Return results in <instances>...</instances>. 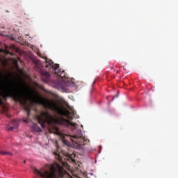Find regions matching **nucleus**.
I'll return each instance as SVG.
<instances>
[{
	"label": "nucleus",
	"mask_w": 178,
	"mask_h": 178,
	"mask_svg": "<svg viewBox=\"0 0 178 178\" xmlns=\"http://www.w3.org/2000/svg\"><path fill=\"white\" fill-rule=\"evenodd\" d=\"M10 77H12L11 73H9L8 75H3L2 72H0V83H1L2 86V92H0V106H3V112H8V108L3 104L2 98H3V99H6V98H14L15 101H21L22 97H24L25 101L23 102L24 105L27 104V101L40 104L46 109L56 112L58 115H60V116H65L70 120H72L74 115H76L74 111L70 112L66 108L60 107V106L58 105L56 102L40 96L38 93H37V97L34 98V96L31 93H29L23 90H17L15 83L10 80Z\"/></svg>",
	"instance_id": "1"
},
{
	"label": "nucleus",
	"mask_w": 178,
	"mask_h": 178,
	"mask_svg": "<svg viewBox=\"0 0 178 178\" xmlns=\"http://www.w3.org/2000/svg\"><path fill=\"white\" fill-rule=\"evenodd\" d=\"M64 172L63 168L58 163L48 165L47 169H33L35 178H59L63 176Z\"/></svg>",
	"instance_id": "2"
},
{
	"label": "nucleus",
	"mask_w": 178,
	"mask_h": 178,
	"mask_svg": "<svg viewBox=\"0 0 178 178\" xmlns=\"http://www.w3.org/2000/svg\"><path fill=\"white\" fill-rule=\"evenodd\" d=\"M61 138L64 144H67V143H72L74 146L77 148H80L81 147V145H86V144L90 143V140L86 139V137L83 136V131L81 129H77L76 135H63L61 136Z\"/></svg>",
	"instance_id": "3"
},
{
	"label": "nucleus",
	"mask_w": 178,
	"mask_h": 178,
	"mask_svg": "<svg viewBox=\"0 0 178 178\" xmlns=\"http://www.w3.org/2000/svg\"><path fill=\"white\" fill-rule=\"evenodd\" d=\"M38 120L42 129H45V123L52 124L56 122L55 118L48 111H43L40 115H38Z\"/></svg>",
	"instance_id": "4"
},
{
	"label": "nucleus",
	"mask_w": 178,
	"mask_h": 178,
	"mask_svg": "<svg viewBox=\"0 0 178 178\" xmlns=\"http://www.w3.org/2000/svg\"><path fill=\"white\" fill-rule=\"evenodd\" d=\"M45 67H52L53 70H54L55 76L58 77H60L63 80L66 77V74H65V70L62 69H59V64H54V61L52 60H49L48 58H45ZM59 69V70H58Z\"/></svg>",
	"instance_id": "5"
},
{
	"label": "nucleus",
	"mask_w": 178,
	"mask_h": 178,
	"mask_svg": "<svg viewBox=\"0 0 178 178\" xmlns=\"http://www.w3.org/2000/svg\"><path fill=\"white\" fill-rule=\"evenodd\" d=\"M59 123L61 124V126H65V127H68L69 129H72V130H74L75 129H77V124L73 123L70 122V120L67 119H65L63 118H61L59 120Z\"/></svg>",
	"instance_id": "6"
},
{
	"label": "nucleus",
	"mask_w": 178,
	"mask_h": 178,
	"mask_svg": "<svg viewBox=\"0 0 178 178\" xmlns=\"http://www.w3.org/2000/svg\"><path fill=\"white\" fill-rule=\"evenodd\" d=\"M19 127V121L17 120H12L10 124L7 126V130L8 131H12L15 130V129H17Z\"/></svg>",
	"instance_id": "7"
},
{
	"label": "nucleus",
	"mask_w": 178,
	"mask_h": 178,
	"mask_svg": "<svg viewBox=\"0 0 178 178\" xmlns=\"http://www.w3.org/2000/svg\"><path fill=\"white\" fill-rule=\"evenodd\" d=\"M24 111L26 112L27 117L26 119H23L22 120L24 123H29L30 122V118H30V112L31 111L30 105L24 106Z\"/></svg>",
	"instance_id": "8"
},
{
	"label": "nucleus",
	"mask_w": 178,
	"mask_h": 178,
	"mask_svg": "<svg viewBox=\"0 0 178 178\" xmlns=\"http://www.w3.org/2000/svg\"><path fill=\"white\" fill-rule=\"evenodd\" d=\"M53 154L58 162H62V153H60V151H59V147H57L56 151L53 152Z\"/></svg>",
	"instance_id": "9"
},
{
	"label": "nucleus",
	"mask_w": 178,
	"mask_h": 178,
	"mask_svg": "<svg viewBox=\"0 0 178 178\" xmlns=\"http://www.w3.org/2000/svg\"><path fill=\"white\" fill-rule=\"evenodd\" d=\"M38 72H40V74L44 76L46 79H49V72L42 70V68H39Z\"/></svg>",
	"instance_id": "10"
},
{
	"label": "nucleus",
	"mask_w": 178,
	"mask_h": 178,
	"mask_svg": "<svg viewBox=\"0 0 178 178\" xmlns=\"http://www.w3.org/2000/svg\"><path fill=\"white\" fill-rule=\"evenodd\" d=\"M33 129L35 130V131H37V133H40V131H42L41 128L37 125V124H33Z\"/></svg>",
	"instance_id": "11"
},
{
	"label": "nucleus",
	"mask_w": 178,
	"mask_h": 178,
	"mask_svg": "<svg viewBox=\"0 0 178 178\" xmlns=\"http://www.w3.org/2000/svg\"><path fill=\"white\" fill-rule=\"evenodd\" d=\"M51 129H53V130H54V133L56 134L60 135V132H59V128H58V127L54 126L51 127Z\"/></svg>",
	"instance_id": "12"
},
{
	"label": "nucleus",
	"mask_w": 178,
	"mask_h": 178,
	"mask_svg": "<svg viewBox=\"0 0 178 178\" xmlns=\"http://www.w3.org/2000/svg\"><path fill=\"white\" fill-rule=\"evenodd\" d=\"M0 154L1 155H9L10 156H12V155H13V154H12V152H5V151H0Z\"/></svg>",
	"instance_id": "13"
},
{
	"label": "nucleus",
	"mask_w": 178,
	"mask_h": 178,
	"mask_svg": "<svg viewBox=\"0 0 178 178\" xmlns=\"http://www.w3.org/2000/svg\"><path fill=\"white\" fill-rule=\"evenodd\" d=\"M0 53L1 54H6L8 53L6 50H4L3 49H0Z\"/></svg>",
	"instance_id": "14"
},
{
	"label": "nucleus",
	"mask_w": 178,
	"mask_h": 178,
	"mask_svg": "<svg viewBox=\"0 0 178 178\" xmlns=\"http://www.w3.org/2000/svg\"><path fill=\"white\" fill-rule=\"evenodd\" d=\"M42 91H44L45 92H48L47 91V90H45V89L44 88V87L42 88Z\"/></svg>",
	"instance_id": "15"
},
{
	"label": "nucleus",
	"mask_w": 178,
	"mask_h": 178,
	"mask_svg": "<svg viewBox=\"0 0 178 178\" xmlns=\"http://www.w3.org/2000/svg\"><path fill=\"white\" fill-rule=\"evenodd\" d=\"M24 163H26V161H24Z\"/></svg>",
	"instance_id": "16"
},
{
	"label": "nucleus",
	"mask_w": 178,
	"mask_h": 178,
	"mask_svg": "<svg viewBox=\"0 0 178 178\" xmlns=\"http://www.w3.org/2000/svg\"><path fill=\"white\" fill-rule=\"evenodd\" d=\"M63 81H65V80L63 79Z\"/></svg>",
	"instance_id": "17"
}]
</instances>
